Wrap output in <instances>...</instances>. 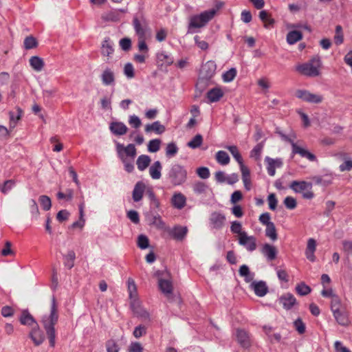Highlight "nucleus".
<instances>
[{
	"instance_id": "cd10ccee",
	"label": "nucleus",
	"mask_w": 352,
	"mask_h": 352,
	"mask_svg": "<svg viewBox=\"0 0 352 352\" xmlns=\"http://www.w3.org/2000/svg\"><path fill=\"white\" fill-rule=\"evenodd\" d=\"M165 126L160 121H155L145 126V132L148 133L154 131L157 134H162L165 131Z\"/></svg>"
},
{
	"instance_id": "f8f14e48",
	"label": "nucleus",
	"mask_w": 352,
	"mask_h": 352,
	"mask_svg": "<svg viewBox=\"0 0 352 352\" xmlns=\"http://www.w3.org/2000/svg\"><path fill=\"white\" fill-rule=\"evenodd\" d=\"M102 83L104 86H114L116 85L115 72L110 67H106L100 75Z\"/></svg>"
},
{
	"instance_id": "f704fd0d",
	"label": "nucleus",
	"mask_w": 352,
	"mask_h": 352,
	"mask_svg": "<svg viewBox=\"0 0 352 352\" xmlns=\"http://www.w3.org/2000/svg\"><path fill=\"white\" fill-rule=\"evenodd\" d=\"M23 111L20 107H16L15 111L9 112L10 126L11 128L16 126L17 122L21 119Z\"/></svg>"
},
{
	"instance_id": "ea45409f",
	"label": "nucleus",
	"mask_w": 352,
	"mask_h": 352,
	"mask_svg": "<svg viewBox=\"0 0 352 352\" xmlns=\"http://www.w3.org/2000/svg\"><path fill=\"white\" fill-rule=\"evenodd\" d=\"M302 33L297 30L290 31L287 35V41L289 45H293L301 40Z\"/></svg>"
},
{
	"instance_id": "79ce46f5",
	"label": "nucleus",
	"mask_w": 352,
	"mask_h": 352,
	"mask_svg": "<svg viewBox=\"0 0 352 352\" xmlns=\"http://www.w3.org/2000/svg\"><path fill=\"white\" fill-rule=\"evenodd\" d=\"M226 148H227L230 152L233 157L239 163L240 167L241 166H244L241 155L236 146H226Z\"/></svg>"
},
{
	"instance_id": "8fccbe9b",
	"label": "nucleus",
	"mask_w": 352,
	"mask_h": 352,
	"mask_svg": "<svg viewBox=\"0 0 352 352\" xmlns=\"http://www.w3.org/2000/svg\"><path fill=\"white\" fill-rule=\"evenodd\" d=\"M203 142V137L200 134H197L190 142L187 143V146L191 148H197L199 147Z\"/></svg>"
},
{
	"instance_id": "c03bdc74",
	"label": "nucleus",
	"mask_w": 352,
	"mask_h": 352,
	"mask_svg": "<svg viewBox=\"0 0 352 352\" xmlns=\"http://www.w3.org/2000/svg\"><path fill=\"white\" fill-rule=\"evenodd\" d=\"M343 307L341 302V300L340 297L336 296H333V298L331 300V310L333 313L335 311L343 309Z\"/></svg>"
},
{
	"instance_id": "49530a36",
	"label": "nucleus",
	"mask_w": 352,
	"mask_h": 352,
	"mask_svg": "<svg viewBox=\"0 0 352 352\" xmlns=\"http://www.w3.org/2000/svg\"><path fill=\"white\" fill-rule=\"evenodd\" d=\"M65 258V265L71 269L74 267V262L76 258L75 252L73 250H70L67 252L66 255L64 256Z\"/></svg>"
},
{
	"instance_id": "a211bd4d",
	"label": "nucleus",
	"mask_w": 352,
	"mask_h": 352,
	"mask_svg": "<svg viewBox=\"0 0 352 352\" xmlns=\"http://www.w3.org/2000/svg\"><path fill=\"white\" fill-rule=\"evenodd\" d=\"M265 161L267 163V173L270 176H274L276 173V168H280L283 165L280 159L274 160L270 157H266Z\"/></svg>"
},
{
	"instance_id": "3c124183",
	"label": "nucleus",
	"mask_w": 352,
	"mask_h": 352,
	"mask_svg": "<svg viewBox=\"0 0 352 352\" xmlns=\"http://www.w3.org/2000/svg\"><path fill=\"white\" fill-rule=\"evenodd\" d=\"M192 188L195 194L202 195L206 193L208 189V186L204 182H199L193 185Z\"/></svg>"
},
{
	"instance_id": "393cba45",
	"label": "nucleus",
	"mask_w": 352,
	"mask_h": 352,
	"mask_svg": "<svg viewBox=\"0 0 352 352\" xmlns=\"http://www.w3.org/2000/svg\"><path fill=\"white\" fill-rule=\"evenodd\" d=\"M145 187V184L142 182H138L135 184L132 194L134 201L138 202L142 199Z\"/></svg>"
},
{
	"instance_id": "72a5a7b5",
	"label": "nucleus",
	"mask_w": 352,
	"mask_h": 352,
	"mask_svg": "<svg viewBox=\"0 0 352 352\" xmlns=\"http://www.w3.org/2000/svg\"><path fill=\"white\" fill-rule=\"evenodd\" d=\"M241 174H242V180L244 184V187L247 190H250L251 189V179H250V172L249 168L244 166H241L240 167Z\"/></svg>"
},
{
	"instance_id": "2f4dec72",
	"label": "nucleus",
	"mask_w": 352,
	"mask_h": 352,
	"mask_svg": "<svg viewBox=\"0 0 352 352\" xmlns=\"http://www.w3.org/2000/svg\"><path fill=\"white\" fill-rule=\"evenodd\" d=\"M157 59L158 63L162 65L168 66L173 64L174 59L173 56L164 51L160 52L157 54Z\"/></svg>"
},
{
	"instance_id": "39448f33",
	"label": "nucleus",
	"mask_w": 352,
	"mask_h": 352,
	"mask_svg": "<svg viewBox=\"0 0 352 352\" xmlns=\"http://www.w3.org/2000/svg\"><path fill=\"white\" fill-rule=\"evenodd\" d=\"M216 10L212 9L201 12L200 14L193 15L190 18L188 26V34H193L194 30L204 27L214 16Z\"/></svg>"
},
{
	"instance_id": "4d7b16f0",
	"label": "nucleus",
	"mask_w": 352,
	"mask_h": 352,
	"mask_svg": "<svg viewBox=\"0 0 352 352\" xmlns=\"http://www.w3.org/2000/svg\"><path fill=\"white\" fill-rule=\"evenodd\" d=\"M178 152V147L174 142L168 143L166 148V155L168 157L175 156Z\"/></svg>"
},
{
	"instance_id": "de8ad7c7",
	"label": "nucleus",
	"mask_w": 352,
	"mask_h": 352,
	"mask_svg": "<svg viewBox=\"0 0 352 352\" xmlns=\"http://www.w3.org/2000/svg\"><path fill=\"white\" fill-rule=\"evenodd\" d=\"M151 223L160 230H166L167 228L166 223L159 214H156L153 217Z\"/></svg>"
},
{
	"instance_id": "2eb2a0df",
	"label": "nucleus",
	"mask_w": 352,
	"mask_h": 352,
	"mask_svg": "<svg viewBox=\"0 0 352 352\" xmlns=\"http://www.w3.org/2000/svg\"><path fill=\"white\" fill-rule=\"evenodd\" d=\"M251 289L255 294L259 297H263L268 292V287L265 281H254L250 285Z\"/></svg>"
},
{
	"instance_id": "473e14b6",
	"label": "nucleus",
	"mask_w": 352,
	"mask_h": 352,
	"mask_svg": "<svg viewBox=\"0 0 352 352\" xmlns=\"http://www.w3.org/2000/svg\"><path fill=\"white\" fill-rule=\"evenodd\" d=\"M29 63L32 68L38 72L42 71L45 66L43 59L37 56H32L30 58Z\"/></svg>"
},
{
	"instance_id": "20e7f679",
	"label": "nucleus",
	"mask_w": 352,
	"mask_h": 352,
	"mask_svg": "<svg viewBox=\"0 0 352 352\" xmlns=\"http://www.w3.org/2000/svg\"><path fill=\"white\" fill-rule=\"evenodd\" d=\"M278 133L283 141L287 142L291 144L292 148V155L298 154L302 157L307 158L310 162L316 161V157L314 154L311 153L308 150L300 146L295 142V140L296 139V134L294 131H292L288 135H285L280 131H278Z\"/></svg>"
},
{
	"instance_id": "69168bd1",
	"label": "nucleus",
	"mask_w": 352,
	"mask_h": 352,
	"mask_svg": "<svg viewBox=\"0 0 352 352\" xmlns=\"http://www.w3.org/2000/svg\"><path fill=\"white\" fill-rule=\"evenodd\" d=\"M37 46V42L33 36H28L24 40V47L27 50L32 49Z\"/></svg>"
},
{
	"instance_id": "774afa93",
	"label": "nucleus",
	"mask_w": 352,
	"mask_h": 352,
	"mask_svg": "<svg viewBox=\"0 0 352 352\" xmlns=\"http://www.w3.org/2000/svg\"><path fill=\"white\" fill-rule=\"evenodd\" d=\"M129 124L133 128L138 129L142 125L140 118L135 115L130 116L129 118Z\"/></svg>"
},
{
	"instance_id": "58836bf2",
	"label": "nucleus",
	"mask_w": 352,
	"mask_h": 352,
	"mask_svg": "<svg viewBox=\"0 0 352 352\" xmlns=\"http://www.w3.org/2000/svg\"><path fill=\"white\" fill-rule=\"evenodd\" d=\"M241 276L244 277L245 280L248 283L252 281L254 277V274L250 272L248 265H243L240 267L239 270Z\"/></svg>"
},
{
	"instance_id": "f03ea898",
	"label": "nucleus",
	"mask_w": 352,
	"mask_h": 352,
	"mask_svg": "<svg viewBox=\"0 0 352 352\" xmlns=\"http://www.w3.org/2000/svg\"><path fill=\"white\" fill-rule=\"evenodd\" d=\"M116 148L118 157L123 163L124 169L128 173L134 170V160L137 155V150L133 144H129L126 146L116 142Z\"/></svg>"
},
{
	"instance_id": "6e6d98bb",
	"label": "nucleus",
	"mask_w": 352,
	"mask_h": 352,
	"mask_svg": "<svg viewBox=\"0 0 352 352\" xmlns=\"http://www.w3.org/2000/svg\"><path fill=\"white\" fill-rule=\"evenodd\" d=\"M39 202L44 210H49L52 207L50 198L47 195H41L39 197Z\"/></svg>"
},
{
	"instance_id": "e433bc0d",
	"label": "nucleus",
	"mask_w": 352,
	"mask_h": 352,
	"mask_svg": "<svg viewBox=\"0 0 352 352\" xmlns=\"http://www.w3.org/2000/svg\"><path fill=\"white\" fill-rule=\"evenodd\" d=\"M127 285L129 298L131 300V302H138L136 300L138 296L137 287L135 281L132 278H129L127 280Z\"/></svg>"
},
{
	"instance_id": "1a4fd4ad",
	"label": "nucleus",
	"mask_w": 352,
	"mask_h": 352,
	"mask_svg": "<svg viewBox=\"0 0 352 352\" xmlns=\"http://www.w3.org/2000/svg\"><path fill=\"white\" fill-rule=\"evenodd\" d=\"M239 244L243 246L248 251L253 252L256 249V239L254 236H249L247 232L243 233L238 239Z\"/></svg>"
},
{
	"instance_id": "a18cd8bd",
	"label": "nucleus",
	"mask_w": 352,
	"mask_h": 352,
	"mask_svg": "<svg viewBox=\"0 0 352 352\" xmlns=\"http://www.w3.org/2000/svg\"><path fill=\"white\" fill-rule=\"evenodd\" d=\"M296 291L300 296H306L311 292V289L304 282H301L296 286Z\"/></svg>"
},
{
	"instance_id": "bf43d9fd",
	"label": "nucleus",
	"mask_w": 352,
	"mask_h": 352,
	"mask_svg": "<svg viewBox=\"0 0 352 352\" xmlns=\"http://www.w3.org/2000/svg\"><path fill=\"white\" fill-rule=\"evenodd\" d=\"M236 75V70L235 68H231L228 71L223 74L222 78L224 82H231L234 80Z\"/></svg>"
},
{
	"instance_id": "338daca9",
	"label": "nucleus",
	"mask_w": 352,
	"mask_h": 352,
	"mask_svg": "<svg viewBox=\"0 0 352 352\" xmlns=\"http://www.w3.org/2000/svg\"><path fill=\"white\" fill-rule=\"evenodd\" d=\"M74 191L72 189H67L65 193L62 192H58L57 193V198L58 199H66L67 201H71L73 199Z\"/></svg>"
},
{
	"instance_id": "37998d69",
	"label": "nucleus",
	"mask_w": 352,
	"mask_h": 352,
	"mask_svg": "<svg viewBox=\"0 0 352 352\" xmlns=\"http://www.w3.org/2000/svg\"><path fill=\"white\" fill-rule=\"evenodd\" d=\"M216 160L221 165H227L230 162L228 154L223 151H219L216 153Z\"/></svg>"
},
{
	"instance_id": "dca6fc26",
	"label": "nucleus",
	"mask_w": 352,
	"mask_h": 352,
	"mask_svg": "<svg viewBox=\"0 0 352 352\" xmlns=\"http://www.w3.org/2000/svg\"><path fill=\"white\" fill-rule=\"evenodd\" d=\"M316 250V241L310 238L307 240V247L305 249L306 258L311 262L316 261L315 252Z\"/></svg>"
},
{
	"instance_id": "f3484780",
	"label": "nucleus",
	"mask_w": 352,
	"mask_h": 352,
	"mask_svg": "<svg viewBox=\"0 0 352 352\" xmlns=\"http://www.w3.org/2000/svg\"><path fill=\"white\" fill-rule=\"evenodd\" d=\"M170 202L175 208L182 210L186 204V197L180 192H175Z\"/></svg>"
},
{
	"instance_id": "c9c22d12",
	"label": "nucleus",
	"mask_w": 352,
	"mask_h": 352,
	"mask_svg": "<svg viewBox=\"0 0 352 352\" xmlns=\"http://www.w3.org/2000/svg\"><path fill=\"white\" fill-rule=\"evenodd\" d=\"M223 96V92L219 88H213L208 91L207 97L210 102L219 101Z\"/></svg>"
},
{
	"instance_id": "aec40b11",
	"label": "nucleus",
	"mask_w": 352,
	"mask_h": 352,
	"mask_svg": "<svg viewBox=\"0 0 352 352\" xmlns=\"http://www.w3.org/2000/svg\"><path fill=\"white\" fill-rule=\"evenodd\" d=\"M289 187L295 192L302 193L305 190H311L312 184L305 181H293Z\"/></svg>"
},
{
	"instance_id": "c756f323",
	"label": "nucleus",
	"mask_w": 352,
	"mask_h": 352,
	"mask_svg": "<svg viewBox=\"0 0 352 352\" xmlns=\"http://www.w3.org/2000/svg\"><path fill=\"white\" fill-rule=\"evenodd\" d=\"M162 166L160 161L155 162L149 168V174L152 179H159L162 176Z\"/></svg>"
},
{
	"instance_id": "6ab92c4d",
	"label": "nucleus",
	"mask_w": 352,
	"mask_h": 352,
	"mask_svg": "<svg viewBox=\"0 0 352 352\" xmlns=\"http://www.w3.org/2000/svg\"><path fill=\"white\" fill-rule=\"evenodd\" d=\"M29 336L36 346L41 345L45 340V336L37 325L32 328Z\"/></svg>"
},
{
	"instance_id": "4c0bfd02",
	"label": "nucleus",
	"mask_w": 352,
	"mask_h": 352,
	"mask_svg": "<svg viewBox=\"0 0 352 352\" xmlns=\"http://www.w3.org/2000/svg\"><path fill=\"white\" fill-rule=\"evenodd\" d=\"M151 158L148 155H140L136 161V164L138 166V168L140 171L144 170L151 163Z\"/></svg>"
},
{
	"instance_id": "c85d7f7f",
	"label": "nucleus",
	"mask_w": 352,
	"mask_h": 352,
	"mask_svg": "<svg viewBox=\"0 0 352 352\" xmlns=\"http://www.w3.org/2000/svg\"><path fill=\"white\" fill-rule=\"evenodd\" d=\"M337 322L342 326H347L349 323L347 313L344 309L333 313Z\"/></svg>"
},
{
	"instance_id": "0e129e2a",
	"label": "nucleus",
	"mask_w": 352,
	"mask_h": 352,
	"mask_svg": "<svg viewBox=\"0 0 352 352\" xmlns=\"http://www.w3.org/2000/svg\"><path fill=\"white\" fill-rule=\"evenodd\" d=\"M102 19L106 21H116L118 20V14L114 11L104 13Z\"/></svg>"
},
{
	"instance_id": "a878e982",
	"label": "nucleus",
	"mask_w": 352,
	"mask_h": 352,
	"mask_svg": "<svg viewBox=\"0 0 352 352\" xmlns=\"http://www.w3.org/2000/svg\"><path fill=\"white\" fill-rule=\"evenodd\" d=\"M280 302L285 309H290L296 303V299L293 294L287 293L280 298Z\"/></svg>"
},
{
	"instance_id": "9b49d317",
	"label": "nucleus",
	"mask_w": 352,
	"mask_h": 352,
	"mask_svg": "<svg viewBox=\"0 0 352 352\" xmlns=\"http://www.w3.org/2000/svg\"><path fill=\"white\" fill-rule=\"evenodd\" d=\"M226 216L219 212H213L209 218V223L212 228L216 230L221 229L226 221Z\"/></svg>"
},
{
	"instance_id": "4468645a",
	"label": "nucleus",
	"mask_w": 352,
	"mask_h": 352,
	"mask_svg": "<svg viewBox=\"0 0 352 352\" xmlns=\"http://www.w3.org/2000/svg\"><path fill=\"white\" fill-rule=\"evenodd\" d=\"M236 338L239 344L243 348H248L250 346V336L245 329H237L236 330Z\"/></svg>"
},
{
	"instance_id": "603ef678",
	"label": "nucleus",
	"mask_w": 352,
	"mask_h": 352,
	"mask_svg": "<svg viewBox=\"0 0 352 352\" xmlns=\"http://www.w3.org/2000/svg\"><path fill=\"white\" fill-rule=\"evenodd\" d=\"M230 231L233 234H237L239 237H241L243 233H246V232L242 231V225L237 221H234L231 223Z\"/></svg>"
},
{
	"instance_id": "423d86ee",
	"label": "nucleus",
	"mask_w": 352,
	"mask_h": 352,
	"mask_svg": "<svg viewBox=\"0 0 352 352\" xmlns=\"http://www.w3.org/2000/svg\"><path fill=\"white\" fill-rule=\"evenodd\" d=\"M322 62L318 56L311 59L309 62L296 66V69L302 75L309 77H316L320 75Z\"/></svg>"
},
{
	"instance_id": "4be33fe9",
	"label": "nucleus",
	"mask_w": 352,
	"mask_h": 352,
	"mask_svg": "<svg viewBox=\"0 0 352 352\" xmlns=\"http://www.w3.org/2000/svg\"><path fill=\"white\" fill-rule=\"evenodd\" d=\"M114 52L113 43L109 37L104 39L101 45V54L104 56L111 58Z\"/></svg>"
},
{
	"instance_id": "864d4df0",
	"label": "nucleus",
	"mask_w": 352,
	"mask_h": 352,
	"mask_svg": "<svg viewBox=\"0 0 352 352\" xmlns=\"http://www.w3.org/2000/svg\"><path fill=\"white\" fill-rule=\"evenodd\" d=\"M259 18L265 23V27L269 28L274 23V20L269 16L265 10H262L259 13Z\"/></svg>"
},
{
	"instance_id": "9d476101",
	"label": "nucleus",
	"mask_w": 352,
	"mask_h": 352,
	"mask_svg": "<svg viewBox=\"0 0 352 352\" xmlns=\"http://www.w3.org/2000/svg\"><path fill=\"white\" fill-rule=\"evenodd\" d=\"M133 25L138 38H146L148 30V24L146 20L143 18L138 19V17H134Z\"/></svg>"
},
{
	"instance_id": "052dcab7",
	"label": "nucleus",
	"mask_w": 352,
	"mask_h": 352,
	"mask_svg": "<svg viewBox=\"0 0 352 352\" xmlns=\"http://www.w3.org/2000/svg\"><path fill=\"white\" fill-rule=\"evenodd\" d=\"M344 37L342 34V29L340 25L336 27V34L334 36V42L336 45H339L343 43Z\"/></svg>"
},
{
	"instance_id": "13d9d810",
	"label": "nucleus",
	"mask_w": 352,
	"mask_h": 352,
	"mask_svg": "<svg viewBox=\"0 0 352 352\" xmlns=\"http://www.w3.org/2000/svg\"><path fill=\"white\" fill-rule=\"evenodd\" d=\"M263 148V145L261 143L256 145L250 152V157L254 158L256 160H258L260 159Z\"/></svg>"
},
{
	"instance_id": "b1692460",
	"label": "nucleus",
	"mask_w": 352,
	"mask_h": 352,
	"mask_svg": "<svg viewBox=\"0 0 352 352\" xmlns=\"http://www.w3.org/2000/svg\"><path fill=\"white\" fill-rule=\"evenodd\" d=\"M261 252L269 261L274 260L277 254L276 248L268 243L263 245L261 249Z\"/></svg>"
},
{
	"instance_id": "5fc2aeb1",
	"label": "nucleus",
	"mask_w": 352,
	"mask_h": 352,
	"mask_svg": "<svg viewBox=\"0 0 352 352\" xmlns=\"http://www.w3.org/2000/svg\"><path fill=\"white\" fill-rule=\"evenodd\" d=\"M161 140L160 139H153L149 141L148 144V151L151 153H156L160 148Z\"/></svg>"
},
{
	"instance_id": "ddd939ff",
	"label": "nucleus",
	"mask_w": 352,
	"mask_h": 352,
	"mask_svg": "<svg viewBox=\"0 0 352 352\" xmlns=\"http://www.w3.org/2000/svg\"><path fill=\"white\" fill-rule=\"evenodd\" d=\"M217 65L214 61L209 60L202 65L200 74L204 79H210L215 74Z\"/></svg>"
},
{
	"instance_id": "f257e3e1",
	"label": "nucleus",
	"mask_w": 352,
	"mask_h": 352,
	"mask_svg": "<svg viewBox=\"0 0 352 352\" xmlns=\"http://www.w3.org/2000/svg\"><path fill=\"white\" fill-rule=\"evenodd\" d=\"M58 320V305L54 296L52 298V304L50 307V314L45 315L42 318V324L48 336L50 346L54 347L55 345L56 333L54 325Z\"/></svg>"
},
{
	"instance_id": "7c9ffc66",
	"label": "nucleus",
	"mask_w": 352,
	"mask_h": 352,
	"mask_svg": "<svg viewBox=\"0 0 352 352\" xmlns=\"http://www.w3.org/2000/svg\"><path fill=\"white\" fill-rule=\"evenodd\" d=\"M339 157L344 160V162L339 166L341 172L349 171L352 169V160L348 157L345 153H340L338 154Z\"/></svg>"
},
{
	"instance_id": "5701e85b",
	"label": "nucleus",
	"mask_w": 352,
	"mask_h": 352,
	"mask_svg": "<svg viewBox=\"0 0 352 352\" xmlns=\"http://www.w3.org/2000/svg\"><path fill=\"white\" fill-rule=\"evenodd\" d=\"M131 306L133 309V311L138 317L140 318L143 320H150V315L146 309L140 307L138 305V302H131Z\"/></svg>"
},
{
	"instance_id": "0eeeda50",
	"label": "nucleus",
	"mask_w": 352,
	"mask_h": 352,
	"mask_svg": "<svg viewBox=\"0 0 352 352\" xmlns=\"http://www.w3.org/2000/svg\"><path fill=\"white\" fill-rule=\"evenodd\" d=\"M295 95L298 98L310 103L318 104L320 103L323 100L322 95L312 94L309 91L304 89L297 90Z\"/></svg>"
},
{
	"instance_id": "09e8293b",
	"label": "nucleus",
	"mask_w": 352,
	"mask_h": 352,
	"mask_svg": "<svg viewBox=\"0 0 352 352\" xmlns=\"http://www.w3.org/2000/svg\"><path fill=\"white\" fill-rule=\"evenodd\" d=\"M265 235L272 241L277 239V233L274 223H270L269 226H266Z\"/></svg>"
},
{
	"instance_id": "e2e57ef3",
	"label": "nucleus",
	"mask_w": 352,
	"mask_h": 352,
	"mask_svg": "<svg viewBox=\"0 0 352 352\" xmlns=\"http://www.w3.org/2000/svg\"><path fill=\"white\" fill-rule=\"evenodd\" d=\"M285 206L289 210H294L297 206L296 199L292 197H286L283 201Z\"/></svg>"
},
{
	"instance_id": "bb28decb",
	"label": "nucleus",
	"mask_w": 352,
	"mask_h": 352,
	"mask_svg": "<svg viewBox=\"0 0 352 352\" xmlns=\"http://www.w3.org/2000/svg\"><path fill=\"white\" fill-rule=\"evenodd\" d=\"M159 287L162 292L168 297L173 292V284L171 280L160 278L159 279Z\"/></svg>"
},
{
	"instance_id": "6e6552de",
	"label": "nucleus",
	"mask_w": 352,
	"mask_h": 352,
	"mask_svg": "<svg viewBox=\"0 0 352 352\" xmlns=\"http://www.w3.org/2000/svg\"><path fill=\"white\" fill-rule=\"evenodd\" d=\"M165 231H166L173 239L182 241L186 236L188 228L186 226H175L172 228L167 227Z\"/></svg>"
},
{
	"instance_id": "7ed1b4c3",
	"label": "nucleus",
	"mask_w": 352,
	"mask_h": 352,
	"mask_svg": "<svg viewBox=\"0 0 352 352\" xmlns=\"http://www.w3.org/2000/svg\"><path fill=\"white\" fill-rule=\"evenodd\" d=\"M166 179L173 186H182L187 181V170L181 164H173L166 174Z\"/></svg>"
},
{
	"instance_id": "a19ab883",
	"label": "nucleus",
	"mask_w": 352,
	"mask_h": 352,
	"mask_svg": "<svg viewBox=\"0 0 352 352\" xmlns=\"http://www.w3.org/2000/svg\"><path fill=\"white\" fill-rule=\"evenodd\" d=\"M20 322L22 324L24 325L31 326L33 324H36L34 318L28 311H23L22 312L21 316L20 318Z\"/></svg>"
},
{
	"instance_id": "680f3d73",
	"label": "nucleus",
	"mask_w": 352,
	"mask_h": 352,
	"mask_svg": "<svg viewBox=\"0 0 352 352\" xmlns=\"http://www.w3.org/2000/svg\"><path fill=\"white\" fill-rule=\"evenodd\" d=\"M149 245L148 238L144 234H140L138 238V246L142 250L146 249Z\"/></svg>"
},
{
	"instance_id": "412c9836",
	"label": "nucleus",
	"mask_w": 352,
	"mask_h": 352,
	"mask_svg": "<svg viewBox=\"0 0 352 352\" xmlns=\"http://www.w3.org/2000/svg\"><path fill=\"white\" fill-rule=\"evenodd\" d=\"M109 129L113 134L120 136L126 134L128 131L127 126L121 122H112Z\"/></svg>"
}]
</instances>
